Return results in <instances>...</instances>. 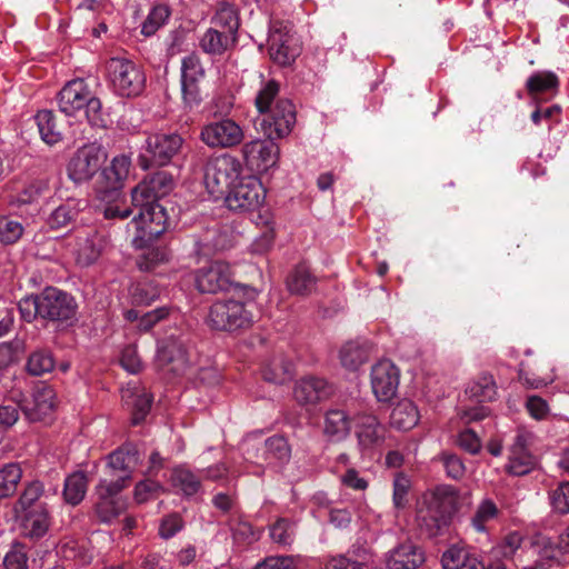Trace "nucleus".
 <instances>
[{
	"instance_id": "e2e57ef3",
	"label": "nucleus",
	"mask_w": 569,
	"mask_h": 569,
	"mask_svg": "<svg viewBox=\"0 0 569 569\" xmlns=\"http://www.w3.org/2000/svg\"><path fill=\"white\" fill-rule=\"evenodd\" d=\"M163 492V488L154 480H143L137 483L134 488V499L137 502L142 503L152 498H158Z\"/></svg>"
},
{
	"instance_id": "5fc2aeb1",
	"label": "nucleus",
	"mask_w": 569,
	"mask_h": 569,
	"mask_svg": "<svg viewBox=\"0 0 569 569\" xmlns=\"http://www.w3.org/2000/svg\"><path fill=\"white\" fill-rule=\"evenodd\" d=\"M78 211L70 204L59 206L49 217L48 224L51 229L68 227L77 217Z\"/></svg>"
},
{
	"instance_id": "09e8293b",
	"label": "nucleus",
	"mask_w": 569,
	"mask_h": 569,
	"mask_svg": "<svg viewBox=\"0 0 569 569\" xmlns=\"http://www.w3.org/2000/svg\"><path fill=\"white\" fill-rule=\"evenodd\" d=\"M50 518L46 509L31 511L26 516V528L31 537H42L49 528Z\"/></svg>"
},
{
	"instance_id": "c756f323",
	"label": "nucleus",
	"mask_w": 569,
	"mask_h": 569,
	"mask_svg": "<svg viewBox=\"0 0 569 569\" xmlns=\"http://www.w3.org/2000/svg\"><path fill=\"white\" fill-rule=\"evenodd\" d=\"M122 399L132 407V425L141 423L150 411L152 397L149 393L140 392L138 389L128 388L122 390Z\"/></svg>"
},
{
	"instance_id": "9b49d317",
	"label": "nucleus",
	"mask_w": 569,
	"mask_h": 569,
	"mask_svg": "<svg viewBox=\"0 0 569 569\" xmlns=\"http://www.w3.org/2000/svg\"><path fill=\"white\" fill-rule=\"evenodd\" d=\"M264 199L261 182L248 177L236 183L226 194L227 207L236 212L253 211L260 207Z\"/></svg>"
},
{
	"instance_id": "338daca9",
	"label": "nucleus",
	"mask_w": 569,
	"mask_h": 569,
	"mask_svg": "<svg viewBox=\"0 0 569 569\" xmlns=\"http://www.w3.org/2000/svg\"><path fill=\"white\" fill-rule=\"evenodd\" d=\"M84 113L91 126L104 127V120L102 114V106L100 99L93 97L91 93L88 101L84 104Z\"/></svg>"
},
{
	"instance_id": "6e6552de",
	"label": "nucleus",
	"mask_w": 569,
	"mask_h": 569,
	"mask_svg": "<svg viewBox=\"0 0 569 569\" xmlns=\"http://www.w3.org/2000/svg\"><path fill=\"white\" fill-rule=\"evenodd\" d=\"M107 160L104 150L90 143L79 148L68 163V174L77 183L89 181Z\"/></svg>"
},
{
	"instance_id": "9d476101",
	"label": "nucleus",
	"mask_w": 569,
	"mask_h": 569,
	"mask_svg": "<svg viewBox=\"0 0 569 569\" xmlns=\"http://www.w3.org/2000/svg\"><path fill=\"white\" fill-rule=\"evenodd\" d=\"M244 139L242 128L232 119L226 118L202 127L200 140L212 149H230Z\"/></svg>"
},
{
	"instance_id": "4be33fe9",
	"label": "nucleus",
	"mask_w": 569,
	"mask_h": 569,
	"mask_svg": "<svg viewBox=\"0 0 569 569\" xmlns=\"http://www.w3.org/2000/svg\"><path fill=\"white\" fill-rule=\"evenodd\" d=\"M54 408V391L51 387L42 386L32 393L31 400H23L20 409L30 421L44 419Z\"/></svg>"
},
{
	"instance_id": "393cba45",
	"label": "nucleus",
	"mask_w": 569,
	"mask_h": 569,
	"mask_svg": "<svg viewBox=\"0 0 569 569\" xmlns=\"http://www.w3.org/2000/svg\"><path fill=\"white\" fill-rule=\"evenodd\" d=\"M138 450L133 445H126L108 456V471L110 477H128L131 480V472L138 465Z\"/></svg>"
},
{
	"instance_id": "864d4df0",
	"label": "nucleus",
	"mask_w": 569,
	"mask_h": 569,
	"mask_svg": "<svg viewBox=\"0 0 569 569\" xmlns=\"http://www.w3.org/2000/svg\"><path fill=\"white\" fill-rule=\"evenodd\" d=\"M280 84L271 79L264 83L256 97V107L260 113H266L271 110V102L279 93Z\"/></svg>"
},
{
	"instance_id": "bb28decb",
	"label": "nucleus",
	"mask_w": 569,
	"mask_h": 569,
	"mask_svg": "<svg viewBox=\"0 0 569 569\" xmlns=\"http://www.w3.org/2000/svg\"><path fill=\"white\" fill-rule=\"evenodd\" d=\"M288 290L297 296H309L317 287V277L306 263L297 264L287 276Z\"/></svg>"
},
{
	"instance_id": "774afa93",
	"label": "nucleus",
	"mask_w": 569,
	"mask_h": 569,
	"mask_svg": "<svg viewBox=\"0 0 569 569\" xmlns=\"http://www.w3.org/2000/svg\"><path fill=\"white\" fill-rule=\"evenodd\" d=\"M28 557L21 545H14L6 555L3 565L6 569H28Z\"/></svg>"
},
{
	"instance_id": "ea45409f",
	"label": "nucleus",
	"mask_w": 569,
	"mask_h": 569,
	"mask_svg": "<svg viewBox=\"0 0 569 569\" xmlns=\"http://www.w3.org/2000/svg\"><path fill=\"white\" fill-rule=\"evenodd\" d=\"M56 366L53 355L50 350L39 349L33 351L27 361V370L32 376L50 373Z\"/></svg>"
},
{
	"instance_id": "72a5a7b5",
	"label": "nucleus",
	"mask_w": 569,
	"mask_h": 569,
	"mask_svg": "<svg viewBox=\"0 0 569 569\" xmlns=\"http://www.w3.org/2000/svg\"><path fill=\"white\" fill-rule=\"evenodd\" d=\"M466 395L476 402H487L496 399L497 386L489 373L480 375L466 390Z\"/></svg>"
},
{
	"instance_id": "ddd939ff",
	"label": "nucleus",
	"mask_w": 569,
	"mask_h": 569,
	"mask_svg": "<svg viewBox=\"0 0 569 569\" xmlns=\"http://www.w3.org/2000/svg\"><path fill=\"white\" fill-rule=\"evenodd\" d=\"M296 123V108L291 100L279 98L261 122V130L268 138L288 136Z\"/></svg>"
},
{
	"instance_id": "37998d69",
	"label": "nucleus",
	"mask_w": 569,
	"mask_h": 569,
	"mask_svg": "<svg viewBox=\"0 0 569 569\" xmlns=\"http://www.w3.org/2000/svg\"><path fill=\"white\" fill-rule=\"evenodd\" d=\"M559 80L557 76L550 71L533 73L526 83L527 90L530 96L546 92L549 90H557Z\"/></svg>"
},
{
	"instance_id": "5701e85b",
	"label": "nucleus",
	"mask_w": 569,
	"mask_h": 569,
	"mask_svg": "<svg viewBox=\"0 0 569 569\" xmlns=\"http://www.w3.org/2000/svg\"><path fill=\"white\" fill-rule=\"evenodd\" d=\"M356 420V436L359 446L363 449L379 446L385 440V428L376 416L358 413Z\"/></svg>"
},
{
	"instance_id": "58836bf2",
	"label": "nucleus",
	"mask_w": 569,
	"mask_h": 569,
	"mask_svg": "<svg viewBox=\"0 0 569 569\" xmlns=\"http://www.w3.org/2000/svg\"><path fill=\"white\" fill-rule=\"evenodd\" d=\"M22 478L19 463L10 462L0 468V499L9 498L17 491Z\"/></svg>"
},
{
	"instance_id": "2eb2a0df",
	"label": "nucleus",
	"mask_w": 569,
	"mask_h": 569,
	"mask_svg": "<svg viewBox=\"0 0 569 569\" xmlns=\"http://www.w3.org/2000/svg\"><path fill=\"white\" fill-rule=\"evenodd\" d=\"M231 283L230 267L222 261H213L198 269L194 274L196 288L201 293L216 295L228 290Z\"/></svg>"
},
{
	"instance_id": "f03ea898",
	"label": "nucleus",
	"mask_w": 569,
	"mask_h": 569,
	"mask_svg": "<svg viewBox=\"0 0 569 569\" xmlns=\"http://www.w3.org/2000/svg\"><path fill=\"white\" fill-rule=\"evenodd\" d=\"M241 162L233 156L221 154L211 159L206 167L204 184L209 193L220 198L240 179Z\"/></svg>"
},
{
	"instance_id": "052dcab7",
	"label": "nucleus",
	"mask_w": 569,
	"mask_h": 569,
	"mask_svg": "<svg viewBox=\"0 0 569 569\" xmlns=\"http://www.w3.org/2000/svg\"><path fill=\"white\" fill-rule=\"evenodd\" d=\"M254 569H298L295 556H270L254 566Z\"/></svg>"
},
{
	"instance_id": "bf43d9fd",
	"label": "nucleus",
	"mask_w": 569,
	"mask_h": 569,
	"mask_svg": "<svg viewBox=\"0 0 569 569\" xmlns=\"http://www.w3.org/2000/svg\"><path fill=\"white\" fill-rule=\"evenodd\" d=\"M203 76L204 69L198 54L190 53L182 59L181 80H199Z\"/></svg>"
},
{
	"instance_id": "13d9d810",
	"label": "nucleus",
	"mask_w": 569,
	"mask_h": 569,
	"mask_svg": "<svg viewBox=\"0 0 569 569\" xmlns=\"http://www.w3.org/2000/svg\"><path fill=\"white\" fill-rule=\"evenodd\" d=\"M472 557L461 548L451 547L442 555L441 563L443 569H461Z\"/></svg>"
},
{
	"instance_id": "79ce46f5",
	"label": "nucleus",
	"mask_w": 569,
	"mask_h": 569,
	"mask_svg": "<svg viewBox=\"0 0 569 569\" xmlns=\"http://www.w3.org/2000/svg\"><path fill=\"white\" fill-rule=\"evenodd\" d=\"M44 487L42 482L34 480L28 482L23 488L19 499L14 503L16 512H26L42 497Z\"/></svg>"
},
{
	"instance_id": "423d86ee",
	"label": "nucleus",
	"mask_w": 569,
	"mask_h": 569,
	"mask_svg": "<svg viewBox=\"0 0 569 569\" xmlns=\"http://www.w3.org/2000/svg\"><path fill=\"white\" fill-rule=\"evenodd\" d=\"M270 59L281 66H290L300 54V46L291 28L282 21H273L268 38Z\"/></svg>"
},
{
	"instance_id": "a18cd8bd",
	"label": "nucleus",
	"mask_w": 569,
	"mask_h": 569,
	"mask_svg": "<svg viewBox=\"0 0 569 569\" xmlns=\"http://www.w3.org/2000/svg\"><path fill=\"white\" fill-rule=\"evenodd\" d=\"M499 512V508L491 499H485L477 507L471 523L478 531H486L487 523L496 519Z\"/></svg>"
},
{
	"instance_id": "0eeeda50",
	"label": "nucleus",
	"mask_w": 569,
	"mask_h": 569,
	"mask_svg": "<svg viewBox=\"0 0 569 569\" xmlns=\"http://www.w3.org/2000/svg\"><path fill=\"white\" fill-rule=\"evenodd\" d=\"M183 139L178 133L157 132L146 139V154L141 156L144 168L151 166H166L178 154L182 148Z\"/></svg>"
},
{
	"instance_id": "a19ab883",
	"label": "nucleus",
	"mask_w": 569,
	"mask_h": 569,
	"mask_svg": "<svg viewBox=\"0 0 569 569\" xmlns=\"http://www.w3.org/2000/svg\"><path fill=\"white\" fill-rule=\"evenodd\" d=\"M128 477H110L100 479L94 492L97 499L121 500L119 493L129 486Z\"/></svg>"
},
{
	"instance_id": "1a4fd4ad",
	"label": "nucleus",
	"mask_w": 569,
	"mask_h": 569,
	"mask_svg": "<svg viewBox=\"0 0 569 569\" xmlns=\"http://www.w3.org/2000/svg\"><path fill=\"white\" fill-rule=\"evenodd\" d=\"M157 363L163 373L173 377L184 376L192 369V361L186 343L176 338L163 341L158 349Z\"/></svg>"
},
{
	"instance_id": "2f4dec72",
	"label": "nucleus",
	"mask_w": 569,
	"mask_h": 569,
	"mask_svg": "<svg viewBox=\"0 0 569 569\" xmlns=\"http://www.w3.org/2000/svg\"><path fill=\"white\" fill-rule=\"evenodd\" d=\"M292 372V363L282 355L274 356L262 370L264 380L277 385H282L290 380Z\"/></svg>"
},
{
	"instance_id": "c85d7f7f",
	"label": "nucleus",
	"mask_w": 569,
	"mask_h": 569,
	"mask_svg": "<svg viewBox=\"0 0 569 569\" xmlns=\"http://www.w3.org/2000/svg\"><path fill=\"white\" fill-rule=\"evenodd\" d=\"M419 421V411L417 406L409 399H402L392 409L390 423L398 430H410Z\"/></svg>"
},
{
	"instance_id": "473e14b6",
	"label": "nucleus",
	"mask_w": 569,
	"mask_h": 569,
	"mask_svg": "<svg viewBox=\"0 0 569 569\" xmlns=\"http://www.w3.org/2000/svg\"><path fill=\"white\" fill-rule=\"evenodd\" d=\"M212 28L226 31L231 36L238 34L240 26L239 16L236 8L229 3L222 2L218 6L214 16L211 19Z\"/></svg>"
},
{
	"instance_id": "0e129e2a",
	"label": "nucleus",
	"mask_w": 569,
	"mask_h": 569,
	"mask_svg": "<svg viewBox=\"0 0 569 569\" xmlns=\"http://www.w3.org/2000/svg\"><path fill=\"white\" fill-rule=\"evenodd\" d=\"M23 232L22 226L13 220L6 217H0V241L3 243L16 242Z\"/></svg>"
},
{
	"instance_id": "7c9ffc66",
	"label": "nucleus",
	"mask_w": 569,
	"mask_h": 569,
	"mask_svg": "<svg viewBox=\"0 0 569 569\" xmlns=\"http://www.w3.org/2000/svg\"><path fill=\"white\" fill-rule=\"evenodd\" d=\"M36 122L41 139L48 144H54L62 140L63 126L57 117L49 110L39 111L36 116Z\"/></svg>"
},
{
	"instance_id": "c9c22d12",
	"label": "nucleus",
	"mask_w": 569,
	"mask_h": 569,
	"mask_svg": "<svg viewBox=\"0 0 569 569\" xmlns=\"http://www.w3.org/2000/svg\"><path fill=\"white\" fill-rule=\"evenodd\" d=\"M368 358V346L358 341H349L340 350L341 365L348 370H357Z\"/></svg>"
},
{
	"instance_id": "603ef678",
	"label": "nucleus",
	"mask_w": 569,
	"mask_h": 569,
	"mask_svg": "<svg viewBox=\"0 0 569 569\" xmlns=\"http://www.w3.org/2000/svg\"><path fill=\"white\" fill-rule=\"evenodd\" d=\"M121 500L97 499L96 513L102 522H110L124 510Z\"/></svg>"
},
{
	"instance_id": "b1692460",
	"label": "nucleus",
	"mask_w": 569,
	"mask_h": 569,
	"mask_svg": "<svg viewBox=\"0 0 569 569\" xmlns=\"http://www.w3.org/2000/svg\"><path fill=\"white\" fill-rule=\"evenodd\" d=\"M425 562L422 549L412 542H405L389 552L386 559L388 569H417Z\"/></svg>"
},
{
	"instance_id": "de8ad7c7",
	"label": "nucleus",
	"mask_w": 569,
	"mask_h": 569,
	"mask_svg": "<svg viewBox=\"0 0 569 569\" xmlns=\"http://www.w3.org/2000/svg\"><path fill=\"white\" fill-rule=\"evenodd\" d=\"M170 16V9L166 4H158L148 14L142 23L141 32L144 36H152L166 22Z\"/></svg>"
},
{
	"instance_id": "4d7b16f0",
	"label": "nucleus",
	"mask_w": 569,
	"mask_h": 569,
	"mask_svg": "<svg viewBox=\"0 0 569 569\" xmlns=\"http://www.w3.org/2000/svg\"><path fill=\"white\" fill-rule=\"evenodd\" d=\"M270 537L280 546H290L293 541L291 522L284 518L277 520L270 528Z\"/></svg>"
},
{
	"instance_id": "6e6d98bb",
	"label": "nucleus",
	"mask_w": 569,
	"mask_h": 569,
	"mask_svg": "<svg viewBox=\"0 0 569 569\" xmlns=\"http://www.w3.org/2000/svg\"><path fill=\"white\" fill-rule=\"evenodd\" d=\"M445 467L448 477L459 480L466 473V467L461 458L456 453L441 452L437 458Z\"/></svg>"
},
{
	"instance_id": "f704fd0d",
	"label": "nucleus",
	"mask_w": 569,
	"mask_h": 569,
	"mask_svg": "<svg viewBox=\"0 0 569 569\" xmlns=\"http://www.w3.org/2000/svg\"><path fill=\"white\" fill-rule=\"evenodd\" d=\"M88 479L83 471H76L64 480L63 498L71 506L79 505L87 492Z\"/></svg>"
},
{
	"instance_id": "20e7f679",
	"label": "nucleus",
	"mask_w": 569,
	"mask_h": 569,
	"mask_svg": "<svg viewBox=\"0 0 569 569\" xmlns=\"http://www.w3.org/2000/svg\"><path fill=\"white\" fill-rule=\"evenodd\" d=\"M106 70L118 94L136 97L142 92L146 83L144 74L131 60L120 57L110 58L106 62Z\"/></svg>"
},
{
	"instance_id": "e433bc0d",
	"label": "nucleus",
	"mask_w": 569,
	"mask_h": 569,
	"mask_svg": "<svg viewBox=\"0 0 569 569\" xmlns=\"http://www.w3.org/2000/svg\"><path fill=\"white\" fill-rule=\"evenodd\" d=\"M174 188V179L167 171H158L142 180V189L148 190L156 199L169 194Z\"/></svg>"
},
{
	"instance_id": "a878e982",
	"label": "nucleus",
	"mask_w": 569,
	"mask_h": 569,
	"mask_svg": "<svg viewBox=\"0 0 569 569\" xmlns=\"http://www.w3.org/2000/svg\"><path fill=\"white\" fill-rule=\"evenodd\" d=\"M238 36H231L210 27L199 39V47L210 56H222L237 44Z\"/></svg>"
},
{
	"instance_id": "49530a36",
	"label": "nucleus",
	"mask_w": 569,
	"mask_h": 569,
	"mask_svg": "<svg viewBox=\"0 0 569 569\" xmlns=\"http://www.w3.org/2000/svg\"><path fill=\"white\" fill-rule=\"evenodd\" d=\"M171 480L173 486L187 496L194 495L200 488L199 479L190 470L183 468L174 469Z\"/></svg>"
},
{
	"instance_id": "f3484780",
	"label": "nucleus",
	"mask_w": 569,
	"mask_h": 569,
	"mask_svg": "<svg viewBox=\"0 0 569 569\" xmlns=\"http://www.w3.org/2000/svg\"><path fill=\"white\" fill-rule=\"evenodd\" d=\"M399 370L390 360H382L371 368V388L379 401L391 400L398 390Z\"/></svg>"
},
{
	"instance_id": "4468645a",
	"label": "nucleus",
	"mask_w": 569,
	"mask_h": 569,
	"mask_svg": "<svg viewBox=\"0 0 569 569\" xmlns=\"http://www.w3.org/2000/svg\"><path fill=\"white\" fill-rule=\"evenodd\" d=\"M130 160L121 156L116 157L109 167L102 169L94 189L101 200H113L118 197L124 179L129 174Z\"/></svg>"
},
{
	"instance_id": "a211bd4d",
	"label": "nucleus",
	"mask_w": 569,
	"mask_h": 569,
	"mask_svg": "<svg viewBox=\"0 0 569 569\" xmlns=\"http://www.w3.org/2000/svg\"><path fill=\"white\" fill-rule=\"evenodd\" d=\"M532 436L529 432L520 431L510 447L509 463L507 470L515 476H523L536 467V458L528 449Z\"/></svg>"
},
{
	"instance_id": "8fccbe9b",
	"label": "nucleus",
	"mask_w": 569,
	"mask_h": 569,
	"mask_svg": "<svg viewBox=\"0 0 569 569\" xmlns=\"http://www.w3.org/2000/svg\"><path fill=\"white\" fill-rule=\"evenodd\" d=\"M264 447L267 455L280 462H287L291 457V448L287 439L282 436L268 438L264 442Z\"/></svg>"
},
{
	"instance_id": "aec40b11",
	"label": "nucleus",
	"mask_w": 569,
	"mask_h": 569,
	"mask_svg": "<svg viewBox=\"0 0 569 569\" xmlns=\"http://www.w3.org/2000/svg\"><path fill=\"white\" fill-rule=\"evenodd\" d=\"M90 93L87 83L82 79L69 81L58 96L60 110L67 116H74L83 109Z\"/></svg>"
},
{
	"instance_id": "412c9836",
	"label": "nucleus",
	"mask_w": 569,
	"mask_h": 569,
	"mask_svg": "<svg viewBox=\"0 0 569 569\" xmlns=\"http://www.w3.org/2000/svg\"><path fill=\"white\" fill-rule=\"evenodd\" d=\"M332 392L329 383L318 377H305L296 382L293 397L302 406L316 405L327 399Z\"/></svg>"
},
{
	"instance_id": "cd10ccee",
	"label": "nucleus",
	"mask_w": 569,
	"mask_h": 569,
	"mask_svg": "<svg viewBox=\"0 0 569 569\" xmlns=\"http://www.w3.org/2000/svg\"><path fill=\"white\" fill-rule=\"evenodd\" d=\"M351 429L349 416L340 409L328 410L325 415L323 432L331 441H341Z\"/></svg>"
},
{
	"instance_id": "4c0bfd02",
	"label": "nucleus",
	"mask_w": 569,
	"mask_h": 569,
	"mask_svg": "<svg viewBox=\"0 0 569 569\" xmlns=\"http://www.w3.org/2000/svg\"><path fill=\"white\" fill-rule=\"evenodd\" d=\"M170 258L171 252L167 247H148L137 258V267L141 271L150 272L153 271L160 264L169 262Z\"/></svg>"
},
{
	"instance_id": "dca6fc26",
	"label": "nucleus",
	"mask_w": 569,
	"mask_h": 569,
	"mask_svg": "<svg viewBox=\"0 0 569 569\" xmlns=\"http://www.w3.org/2000/svg\"><path fill=\"white\" fill-rule=\"evenodd\" d=\"M139 231L136 241L150 242L158 239L169 227L164 208L159 203L142 209L133 217Z\"/></svg>"
},
{
	"instance_id": "39448f33",
	"label": "nucleus",
	"mask_w": 569,
	"mask_h": 569,
	"mask_svg": "<svg viewBox=\"0 0 569 569\" xmlns=\"http://www.w3.org/2000/svg\"><path fill=\"white\" fill-rule=\"evenodd\" d=\"M73 297L57 288L48 287L40 293V318L59 325H69L76 317Z\"/></svg>"
},
{
	"instance_id": "6ab92c4d",
	"label": "nucleus",
	"mask_w": 569,
	"mask_h": 569,
	"mask_svg": "<svg viewBox=\"0 0 569 569\" xmlns=\"http://www.w3.org/2000/svg\"><path fill=\"white\" fill-rule=\"evenodd\" d=\"M104 238L91 227L81 229L76 237L77 261L83 266L93 263L104 248Z\"/></svg>"
},
{
	"instance_id": "c03bdc74",
	"label": "nucleus",
	"mask_w": 569,
	"mask_h": 569,
	"mask_svg": "<svg viewBox=\"0 0 569 569\" xmlns=\"http://www.w3.org/2000/svg\"><path fill=\"white\" fill-rule=\"evenodd\" d=\"M228 526L232 532L234 542L240 545H250L259 539L251 523L242 520L240 517H230Z\"/></svg>"
},
{
	"instance_id": "f8f14e48",
	"label": "nucleus",
	"mask_w": 569,
	"mask_h": 569,
	"mask_svg": "<svg viewBox=\"0 0 569 569\" xmlns=\"http://www.w3.org/2000/svg\"><path fill=\"white\" fill-rule=\"evenodd\" d=\"M278 138L257 139L242 146L241 153L246 166L252 172L262 173L276 166L280 149L274 142Z\"/></svg>"
},
{
	"instance_id": "3c124183",
	"label": "nucleus",
	"mask_w": 569,
	"mask_h": 569,
	"mask_svg": "<svg viewBox=\"0 0 569 569\" xmlns=\"http://www.w3.org/2000/svg\"><path fill=\"white\" fill-rule=\"evenodd\" d=\"M411 489L410 479L402 472L396 475L393 480L392 501L397 509H403L408 506V495Z\"/></svg>"
},
{
	"instance_id": "7ed1b4c3",
	"label": "nucleus",
	"mask_w": 569,
	"mask_h": 569,
	"mask_svg": "<svg viewBox=\"0 0 569 569\" xmlns=\"http://www.w3.org/2000/svg\"><path fill=\"white\" fill-rule=\"evenodd\" d=\"M207 322L214 330L236 331L250 328L253 315L241 301L218 300L211 305Z\"/></svg>"
},
{
	"instance_id": "680f3d73",
	"label": "nucleus",
	"mask_w": 569,
	"mask_h": 569,
	"mask_svg": "<svg viewBox=\"0 0 569 569\" xmlns=\"http://www.w3.org/2000/svg\"><path fill=\"white\" fill-rule=\"evenodd\" d=\"M160 295V290L151 282L138 283L132 291V300L136 305L148 306Z\"/></svg>"
},
{
	"instance_id": "f257e3e1",
	"label": "nucleus",
	"mask_w": 569,
	"mask_h": 569,
	"mask_svg": "<svg viewBox=\"0 0 569 569\" xmlns=\"http://www.w3.org/2000/svg\"><path fill=\"white\" fill-rule=\"evenodd\" d=\"M458 499V491L452 486H438L427 491L417 509V525L428 538L439 536L448 526Z\"/></svg>"
},
{
	"instance_id": "69168bd1",
	"label": "nucleus",
	"mask_w": 569,
	"mask_h": 569,
	"mask_svg": "<svg viewBox=\"0 0 569 569\" xmlns=\"http://www.w3.org/2000/svg\"><path fill=\"white\" fill-rule=\"evenodd\" d=\"M552 508L559 513L569 512V482L560 483L550 492Z\"/></svg>"
}]
</instances>
